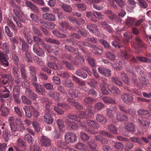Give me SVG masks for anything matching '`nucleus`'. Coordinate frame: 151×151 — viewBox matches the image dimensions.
<instances>
[{
  "mask_svg": "<svg viewBox=\"0 0 151 151\" xmlns=\"http://www.w3.org/2000/svg\"><path fill=\"white\" fill-rule=\"evenodd\" d=\"M93 113L92 111L90 109H86L85 111H81L78 115L80 118L87 119L88 118H91L93 116Z\"/></svg>",
  "mask_w": 151,
  "mask_h": 151,
  "instance_id": "obj_9",
  "label": "nucleus"
},
{
  "mask_svg": "<svg viewBox=\"0 0 151 151\" xmlns=\"http://www.w3.org/2000/svg\"><path fill=\"white\" fill-rule=\"evenodd\" d=\"M29 79L31 81L32 85L38 83L36 74L30 75Z\"/></svg>",
  "mask_w": 151,
  "mask_h": 151,
  "instance_id": "obj_62",
  "label": "nucleus"
},
{
  "mask_svg": "<svg viewBox=\"0 0 151 151\" xmlns=\"http://www.w3.org/2000/svg\"><path fill=\"white\" fill-rule=\"evenodd\" d=\"M86 124L89 127L94 129H98L99 127L98 122L94 120H88L86 122Z\"/></svg>",
  "mask_w": 151,
  "mask_h": 151,
  "instance_id": "obj_19",
  "label": "nucleus"
},
{
  "mask_svg": "<svg viewBox=\"0 0 151 151\" xmlns=\"http://www.w3.org/2000/svg\"><path fill=\"white\" fill-rule=\"evenodd\" d=\"M11 130L14 136H17L18 134L17 132L19 130V126L18 125L16 121H13L10 123Z\"/></svg>",
  "mask_w": 151,
  "mask_h": 151,
  "instance_id": "obj_6",
  "label": "nucleus"
},
{
  "mask_svg": "<svg viewBox=\"0 0 151 151\" xmlns=\"http://www.w3.org/2000/svg\"><path fill=\"white\" fill-rule=\"evenodd\" d=\"M65 123L67 124L68 127L73 129H76L78 127L77 124H76L75 122L71 121L68 119H66L65 121Z\"/></svg>",
  "mask_w": 151,
  "mask_h": 151,
  "instance_id": "obj_21",
  "label": "nucleus"
},
{
  "mask_svg": "<svg viewBox=\"0 0 151 151\" xmlns=\"http://www.w3.org/2000/svg\"><path fill=\"white\" fill-rule=\"evenodd\" d=\"M88 146L91 149L90 151H98L96 150V144L93 141L88 142L87 143Z\"/></svg>",
  "mask_w": 151,
  "mask_h": 151,
  "instance_id": "obj_39",
  "label": "nucleus"
},
{
  "mask_svg": "<svg viewBox=\"0 0 151 151\" xmlns=\"http://www.w3.org/2000/svg\"><path fill=\"white\" fill-rule=\"evenodd\" d=\"M138 121L142 126H149L150 124V120H147L146 118L142 117H139Z\"/></svg>",
  "mask_w": 151,
  "mask_h": 151,
  "instance_id": "obj_23",
  "label": "nucleus"
},
{
  "mask_svg": "<svg viewBox=\"0 0 151 151\" xmlns=\"http://www.w3.org/2000/svg\"><path fill=\"white\" fill-rule=\"evenodd\" d=\"M138 5L142 8L146 9L147 7L148 4L145 0H138Z\"/></svg>",
  "mask_w": 151,
  "mask_h": 151,
  "instance_id": "obj_47",
  "label": "nucleus"
},
{
  "mask_svg": "<svg viewBox=\"0 0 151 151\" xmlns=\"http://www.w3.org/2000/svg\"><path fill=\"white\" fill-rule=\"evenodd\" d=\"M32 32L33 34L37 35L40 37H42V33L40 32V30L35 27H32Z\"/></svg>",
  "mask_w": 151,
  "mask_h": 151,
  "instance_id": "obj_52",
  "label": "nucleus"
},
{
  "mask_svg": "<svg viewBox=\"0 0 151 151\" xmlns=\"http://www.w3.org/2000/svg\"><path fill=\"white\" fill-rule=\"evenodd\" d=\"M71 38L70 39H68L66 40V41L68 42L72 43V45L74 46L75 44L73 42H74L73 38H76L77 39H80L81 37V36L76 33H73L71 35Z\"/></svg>",
  "mask_w": 151,
  "mask_h": 151,
  "instance_id": "obj_33",
  "label": "nucleus"
},
{
  "mask_svg": "<svg viewBox=\"0 0 151 151\" xmlns=\"http://www.w3.org/2000/svg\"><path fill=\"white\" fill-rule=\"evenodd\" d=\"M34 87L37 92L42 95L45 92L44 90L42 88L41 85L38 82L32 85Z\"/></svg>",
  "mask_w": 151,
  "mask_h": 151,
  "instance_id": "obj_26",
  "label": "nucleus"
},
{
  "mask_svg": "<svg viewBox=\"0 0 151 151\" xmlns=\"http://www.w3.org/2000/svg\"><path fill=\"white\" fill-rule=\"evenodd\" d=\"M64 137L65 140L67 144L74 143L76 142L77 139V137L76 134L74 132L66 133Z\"/></svg>",
  "mask_w": 151,
  "mask_h": 151,
  "instance_id": "obj_1",
  "label": "nucleus"
},
{
  "mask_svg": "<svg viewBox=\"0 0 151 151\" xmlns=\"http://www.w3.org/2000/svg\"><path fill=\"white\" fill-rule=\"evenodd\" d=\"M25 68V66L24 65L22 64L21 65L20 69L21 76L22 78L23 79H27V77L26 73V70Z\"/></svg>",
  "mask_w": 151,
  "mask_h": 151,
  "instance_id": "obj_32",
  "label": "nucleus"
},
{
  "mask_svg": "<svg viewBox=\"0 0 151 151\" xmlns=\"http://www.w3.org/2000/svg\"><path fill=\"white\" fill-rule=\"evenodd\" d=\"M42 16L43 18L50 21H54L56 19L55 15L52 13H46Z\"/></svg>",
  "mask_w": 151,
  "mask_h": 151,
  "instance_id": "obj_18",
  "label": "nucleus"
},
{
  "mask_svg": "<svg viewBox=\"0 0 151 151\" xmlns=\"http://www.w3.org/2000/svg\"><path fill=\"white\" fill-rule=\"evenodd\" d=\"M24 139L27 141L29 144H32L33 138L30 134H27L25 135L24 137Z\"/></svg>",
  "mask_w": 151,
  "mask_h": 151,
  "instance_id": "obj_64",
  "label": "nucleus"
},
{
  "mask_svg": "<svg viewBox=\"0 0 151 151\" xmlns=\"http://www.w3.org/2000/svg\"><path fill=\"white\" fill-rule=\"evenodd\" d=\"M26 95L32 100L36 101L38 97V95L35 93L34 91L29 88H27L25 89Z\"/></svg>",
  "mask_w": 151,
  "mask_h": 151,
  "instance_id": "obj_10",
  "label": "nucleus"
},
{
  "mask_svg": "<svg viewBox=\"0 0 151 151\" xmlns=\"http://www.w3.org/2000/svg\"><path fill=\"white\" fill-rule=\"evenodd\" d=\"M34 52L39 56L42 57L45 56L44 51L40 47L39 44L35 43L33 45Z\"/></svg>",
  "mask_w": 151,
  "mask_h": 151,
  "instance_id": "obj_4",
  "label": "nucleus"
},
{
  "mask_svg": "<svg viewBox=\"0 0 151 151\" xmlns=\"http://www.w3.org/2000/svg\"><path fill=\"white\" fill-rule=\"evenodd\" d=\"M51 113H46L43 116L44 121L48 124H52L53 121V119L50 114Z\"/></svg>",
  "mask_w": 151,
  "mask_h": 151,
  "instance_id": "obj_25",
  "label": "nucleus"
},
{
  "mask_svg": "<svg viewBox=\"0 0 151 151\" xmlns=\"http://www.w3.org/2000/svg\"><path fill=\"white\" fill-rule=\"evenodd\" d=\"M111 80L113 82L119 86H122L123 85L121 81L119 80L118 77L117 76L112 77Z\"/></svg>",
  "mask_w": 151,
  "mask_h": 151,
  "instance_id": "obj_58",
  "label": "nucleus"
},
{
  "mask_svg": "<svg viewBox=\"0 0 151 151\" xmlns=\"http://www.w3.org/2000/svg\"><path fill=\"white\" fill-rule=\"evenodd\" d=\"M10 134L9 133L7 129H5L2 132V136L5 141L7 142L9 139Z\"/></svg>",
  "mask_w": 151,
  "mask_h": 151,
  "instance_id": "obj_45",
  "label": "nucleus"
},
{
  "mask_svg": "<svg viewBox=\"0 0 151 151\" xmlns=\"http://www.w3.org/2000/svg\"><path fill=\"white\" fill-rule=\"evenodd\" d=\"M80 137L84 141H87L90 139V136L84 132H81L80 134Z\"/></svg>",
  "mask_w": 151,
  "mask_h": 151,
  "instance_id": "obj_53",
  "label": "nucleus"
},
{
  "mask_svg": "<svg viewBox=\"0 0 151 151\" xmlns=\"http://www.w3.org/2000/svg\"><path fill=\"white\" fill-rule=\"evenodd\" d=\"M26 6L29 8L30 9L35 13H38L39 12V9L37 7L35 6L32 2L27 0H26L25 2Z\"/></svg>",
  "mask_w": 151,
  "mask_h": 151,
  "instance_id": "obj_17",
  "label": "nucleus"
},
{
  "mask_svg": "<svg viewBox=\"0 0 151 151\" xmlns=\"http://www.w3.org/2000/svg\"><path fill=\"white\" fill-rule=\"evenodd\" d=\"M124 50L121 49L122 52L124 56L127 59H129L131 57V55L130 54L131 50L130 48L128 47H126L124 45L123 47Z\"/></svg>",
  "mask_w": 151,
  "mask_h": 151,
  "instance_id": "obj_14",
  "label": "nucleus"
},
{
  "mask_svg": "<svg viewBox=\"0 0 151 151\" xmlns=\"http://www.w3.org/2000/svg\"><path fill=\"white\" fill-rule=\"evenodd\" d=\"M52 103L51 101L48 102L47 103L45 104V112L46 113H51V106Z\"/></svg>",
  "mask_w": 151,
  "mask_h": 151,
  "instance_id": "obj_56",
  "label": "nucleus"
},
{
  "mask_svg": "<svg viewBox=\"0 0 151 151\" xmlns=\"http://www.w3.org/2000/svg\"><path fill=\"white\" fill-rule=\"evenodd\" d=\"M56 123L60 131L64 132L65 130V127L63 120L61 119H58L56 120Z\"/></svg>",
  "mask_w": 151,
  "mask_h": 151,
  "instance_id": "obj_27",
  "label": "nucleus"
},
{
  "mask_svg": "<svg viewBox=\"0 0 151 151\" xmlns=\"http://www.w3.org/2000/svg\"><path fill=\"white\" fill-rule=\"evenodd\" d=\"M66 143V141L64 142L61 140L58 141L57 142V145L58 146L62 149H65L66 148V145H68Z\"/></svg>",
  "mask_w": 151,
  "mask_h": 151,
  "instance_id": "obj_57",
  "label": "nucleus"
},
{
  "mask_svg": "<svg viewBox=\"0 0 151 151\" xmlns=\"http://www.w3.org/2000/svg\"><path fill=\"white\" fill-rule=\"evenodd\" d=\"M124 125V128L128 132H133L135 131V126L133 123L127 122L125 123Z\"/></svg>",
  "mask_w": 151,
  "mask_h": 151,
  "instance_id": "obj_15",
  "label": "nucleus"
},
{
  "mask_svg": "<svg viewBox=\"0 0 151 151\" xmlns=\"http://www.w3.org/2000/svg\"><path fill=\"white\" fill-rule=\"evenodd\" d=\"M78 45V46L81 49L83 50V47H82L81 45L80 44H81L84 46H87L89 47L93 48L94 45H95L93 44H92L88 42H84L83 41H81L79 42H78L76 43Z\"/></svg>",
  "mask_w": 151,
  "mask_h": 151,
  "instance_id": "obj_28",
  "label": "nucleus"
},
{
  "mask_svg": "<svg viewBox=\"0 0 151 151\" xmlns=\"http://www.w3.org/2000/svg\"><path fill=\"white\" fill-rule=\"evenodd\" d=\"M93 49V53L96 55H101L104 51L103 47L98 45H95Z\"/></svg>",
  "mask_w": 151,
  "mask_h": 151,
  "instance_id": "obj_16",
  "label": "nucleus"
},
{
  "mask_svg": "<svg viewBox=\"0 0 151 151\" xmlns=\"http://www.w3.org/2000/svg\"><path fill=\"white\" fill-rule=\"evenodd\" d=\"M65 50L66 51H68L71 52H74L75 54H77L78 52V49L72 46L68 45H65Z\"/></svg>",
  "mask_w": 151,
  "mask_h": 151,
  "instance_id": "obj_31",
  "label": "nucleus"
},
{
  "mask_svg": "<svg viewBox=\"0 0 151 151\" xmlns=\"http://www.w3.org/2000/svg\"><path fill=\"white\" fill-rule=\"evenodd\" d=\"M135 20L134 19L129 17L127 20L126 24L128 26H132L134 23Z\"/></svg>",
  "mask_w": 151,
  "mask_h": 151,
  "instance_id": "obj_59",
  "label": "nucleus"
},
{
  "mask_svg": "<svg viewBox=\"0 0 151 151\" xmlns=\"http://www.w3.org/2000/svg\"><path fill=\"white\" fill-rule=\"evenodd\" d=\"M48 96L56 101H58L60 99V94L55 91L49 92L48 93Z\"/></svg>",
  "mask_w": 151,
  "mask_h": 151,
  "instance_id": "obj_22",
  "label": "nucleus"
},
{
  "mask_svg": "<svg viewBox=\"0 0 151 151\" xmlns=\"http://www.w3.org/2000/svg\"><path fill=\"white\" fill-rule=\"evenodd\" d=\"M96 118L97 121L102 124H104L107 122V120L106 118L101 114H98Z\"/></svg>",
  "mask_w": 151,
  "mask_h": 151,
  "instance_id": "obj_24",
  "label": "nucleus"
},
{
  "mask_svg": "<svg viewBox=\"0 0 151 151\" xmlns=\"http://www.w3.org/2000/svg\"><path fill=\"white\" fill-rule=\"evenodd\" d=\"M102 99L106 103L111 104H116V101L114 99L107 96L104 97Z\"/></svg>",
  "mask_w": 151,
  "mask_h": 151,
  "instance_id": "obj_44",
  "label": "nucleus"
},
{
  "mask_svg": "<svg viewBox=\"0 0 151 151\" xmlns=\"http://www.w3.org/2000/svg\"><path fill=\"white\" fill-rule=\"evenodd\" d=\"M12 7L13 8V11L15 15V16L16 17H19V16H20V13L21 12V7L17 4Z\"/></svg>",
  "mask_w": 151,
  "mask_h": 151,
  "instance_id": "obj_29",
  "label": "nucleus"
},
{
  "mask_svg": "<svg viewBox=\"0 0 151 151\" xmlns=\"http://www.w3.org/2000/svg\"><path fill=\"white\" fill-rule=\"evenodd\" d=\"M95 101V99L89 97H86L83 100V104L87 106L91 104Z\"/></svg>",
  "mask_w": 151,
  "mask_h": 151,
  "instance_id": "obj_34",
  "label": "nucleus"
},
{
  "mask_svg": "<svg viewBox=\"0 0 151 151\" xmlns=\"http://www.w3.org/2000/svg\"><path fill=\"white\" fill-rule=\"evenodd\" d=\"M48 66L52 69L56 70L58 69L57 65L55 62L52 61L49 62L47 63Z\"/></svg>",
  "mask_w": 151,
  "mask_h": 151,
  "instance_id": "obj_54",
  "label": "nucleus"
},
{
  "mask_svg": "<svg viewBox=\"0 0 151 151\" xmlns=\"http://www.w3.org/2000/svg\"><path fill=\"white\" fill-rule=\"evenodd\" d=\"M123 42H119L116 41H113L111 44L113 46L116 48H121L123 47Z\"/></svg>",
  "mask_w": 151,
  "mask_h": 151,
  "instance_id": "obj_46",
  "label": "nucleus"
},
{
  "mask_svg": "<svg viewBox=\"0 0 151 151\" xmlns=\"http://www.w3.org/2000/svg\"><path fill=\"white\" fill-rule=\"evenodd\" d=\"M76 74L77 75L83 78H86L87 77V74L83 72L80 69H78L76 70Z\"/></svg>",
  "mask_w": 151,
  "mask_h": 151,
  "instance_id": "obj_48",
  "label": "nucleus"
},
{
  "mask_svg": "<svg viewBox=\"0 0 151 151\" xmlns=\"http://www.w3.org/2000/svg\"><path fill=\"white\" fill-rule=\"evenodd\" d=\"M145 63H151V60L146 57L137 56L136 57L133 56L130 60V64L131 65L134 63H138V60Z\"/></svg>",
  "mask_w": 151,
  "mask_h": 151,
  "instance_id": "obj_2",
  "label": "nucleus"
},
{
  "mask_svg": "<svg viewBox=\"0 0 151 151\" xmlns=\"http://www.w3.org/2000/svg\"><path fill=\"white\" fill-rule=\"evenodd\" d=\"M45 40L47 42L50 43L52 44L59 45L60 42L59 41L56 40L53 38L47 37L45 38Z\"/></svg>",
  "mask_w": 151,
  "mask_h": 151,
  "instance_id": "obj_41",
  "label": "nucleus"
},
{
  "mask_svg": "<svg viewBox=\"0 0 151 151\" xmlns=\"http://www.w3.org/2000/svg\"><path fill=\"white\" fill-rule=\"evenodd\" d=\"M106 86L107 83L104 82L100 85L101 90L104 94L107 95L109 93V92L106 89Z\"/></svg>",
  "mask_w": 151,
  "mask_h": 151,
  "instance_id": "obj_30",
  "label": "nucleus"
},
{
  "mask_svg": "<svg viewBox=\"0 0 151 151\" xmlns=\"http://www.w3.org/2000/svg\"><path fill=\"white\" fill-rule=\"evenodd\" d=\"M119 109L122 111L128 114L129 107L127 106L124 105L123 104H120L119 106Z\"/></svg>",
  "mask_w": 151,
  "mask_h": 151,
  "instance_id": "obj_61",
  "label": "nucleus"
},
{
  "mask_svg": "<svg viewBox=\"0 0 151 151\" xmlns=\"http://www.w3.org/2000/svg\"><path fill=\"white\" fill-rule=\"evenodd\" d=\"M16 86H14L13 87V96H19L20 94V89L19 87Z\"/></svg>",
  "mask_w": 151,
  "mask_h": 151,
  "instance_id": "obj_50",
  "label": "nucleus"
},
{
  "mask_svg": "<svg viewBox=\"0 0 151 151\" xmlns=\"http://www.w3.org/2000/svg\"><path fill=\"white\" fill-rule=\"evenodd\" d=\"M80 93L78 90H75L74 92L72 93L69 92L67 94V100L69 102H74L75 100L74 99L78 97Z\"/></svg>",
  "mask_w": 151,
  "mask_h": 151,
  "instance_id": "obj_11",
  "label": "nucleus"
},
{
  "mask_svg": "<svg viewBox=\"0 0 151 151\" xmlns=\"http://www.w3.org/2000/svg\"><path fill=\"white\" fill-rule=\"evenodd\" d=\"M86 27L91 32L94 33L96 36H98L100 35V32L96 24H89Z\"/></svg>",
  "mask_w": 151,
  "mask_h": 151,
  "instance_id": "obj_5",
  "label": "nucleus"
},
{
  "mask_svg": "<svg viewBox=\"0 0 151 151\" xmlns=\"http://www.w3.org/2000/svg\"><path fill=\"white\" fill-rule=\"evenodd\" d=\"M21 99L23 102L25 104L30 105L32 104V101L24 96H22Z\"/></svg>",
  "mask_w": 151,
  "mask_h": 151,
  "instance_id": "obj_60",
  "label": "nucleus"
},
{
  "mask_svg": "<svg viewBox=\"0 0 151 151\" xmlns=\"http://www.w3.org/2000/svg\"><path fill=\"white\" fill-rule=\"evenodd\" d=\"M61 8L66 12H70L72 10V8L70 5H68L67 4L63 3L61 5Z\"/></svg>",
  "mask_w": 151,
  "mask_h": 151,
  "instance_id": "obj_37",
  "label": "nucleus"
},
{
  "mask_svg": "<svg viewBox=\"0 0 151 151\" xmlns=\"http://www.w3.org/2000/svg\"><path fill=\"white\" fill-rule=\"evenodd\" d=\"M108 88L110 91L114 95H118L120 93V91L116 86H113L111 89L109 86Z\"/></svg>",
  "mask_w": 151,
  "mask_h": 151,
  "instance_id": "obj_36",
  "label": "nucleus"
},
{
  "mask_svg": "<svg viewBox=\"0 0 151 151\" xmlns=\"http://www.w3.org/2000/svg\"><path fill=\"white\" fill-rule=\"evenodd\" d=\"M0 64L5 67L9 66V63L6 60L4 54L0 52Z\"/></svg>",
  "mask_w": 151,
  "mask_h": 151,
  "instance_id": "obj_20",
  "label": "nucleus"
},
{
  "mask_svg": "<svg viewBox=\"0 0 151 151\" xmlns=\"http://www.w3.org/2000/svg\"><path fill=\"white\" fill-rule=\"evenodd\" d=\"M64 84L67 87L70 89H73L74 87V84L73 82L68 80H66L64 83Z\"/></svg>",
  "mask_w": 151,
  "mask_h": 151,
  "instance_id": "obj_49",
  "label": "nucleus"
},
{
  "mask_svg": "<svg viewBox=\"0 0 151 151\" xmlns=\"http://www.w3.org/2000/svg\"><path fill=\"white\" fill-rule=\"evenodd\" d=\"M23 40L21 37H12L10 39L11 42L14 43L15 44L19 43V41L21 42Z\"/></svg>",
  "mask_w": 151,
  "mask_h": 151,
  "instance_id": "obj_42",
  "label": "nucleus"
},
{
  "mask_svg": "<svg viewBox=\"0 0 151 151\" xmlns=\"http://www.w3.org/2000/svg\"><path fill=\"white\" fill-rule=\"evenodd\" d=\"M52 33L53 35H55L58 38H64L67 36L65 34L61 33L56 30H53L52 31Z\"/></svg>",
  "mask_w": 151,
  "mask_h": 151,
  "instance_id": "obj_40",
  "label": "nucleus"
},
{
  "mask_svg": "<svg viewBox=\"0 0 151 151\" xmlns=\"http://www.w3.org/2000/svg\"><path fill=\"white\" fill-rule=\"evenodd\" d=\"M21 50L23 52H26L28 51L29 49V45L23 40L21 42Z\"/></svg>",
  "mask_w": 151,
  "mask_h": 151,
  "instance_id": "obj_38",
  "label": "nucleus"
},
{
  "mask_svg": "<svg viewBox=\"0 0 151 151\" xmlns=\"http://www.w3.org/2000/svg\"><path fill=\"white\" fill-rule=\"evenodd\" d=\"M1 114L2 116H5L9 113V110L6 107L4 106L2 107L0 109Z\"/></svg>",
  "mask_w": 151,
  "mask_h": 151,
  "instance_id": "obj_55",
  "label": "nucleus"
},
{
  "mask_svg": "<svg viewBox=\"0 0 151 151\" xmlns=\"http://www.w3.org/2000/svg\"><path fill=\"white\" fill-rule=\"evenodd\" d=\"M68 117L73 120L78 122L80 121L81 119L78 115H74L72 114H69L68 115Z\"/></svg>",
  "mask_w": 151,
  "mask_h": 151,
  "instance_id": "obj_43",
  "label": "nucleus"
},
{
  "mask_svg": "<svg viewBox=\"0 0 151 151\" xmlns=\"http://www.w3.org/2000/svg\"><path fill=\"white\" fill-rule=\"evenodd\" d=\"M51 141L50 139L48 137L42 136L40 138V143L41 145L44 147H48L51 145Z\"/></svg>",
  "mask_w": 151,
  "mask_h": 151,
  "instance_id": "obj_3",
  "label": "nucleus"
},
{
  "mask_svg": "<svg viewBox=\"0 0 151 151\" xmlns=\"http://www.w3.org/2000/svg\"><path fill=\"white\" fill-rule=\"evenodd\" d=\"M29 73L30 75L36 74V68L32 65L29 66Z\"/></svg>",
  "mask_w": 151,
  "mask_h": 151,
  "instance_id": "obj_63",
  "label": "nucleus"
},
{
  "mask_svg": "<svg viewBox=\"0 0 151 151\" xmlns=\"http://www.w3.org/2000/svg\"><path fill=\"white\" fill-rule=\"evenodd\" d=\"M59 29L64 33H68L72 28L66 22H62L59 23Z\"/></svg>",
  "mask_w": 151,
  "mask_h": 151,
  "instance_id": "obj_8",
  "label": "nucleus"
},
{
  "mask_svg": "<svg viewBox=\"0 0 151 151\" xmlns=\"http://www.w3.org/2000/svg\"><path fill=\"white\" fill-rule=\"evenodd\" d=\"M121 97L124 102L126 104L133 101V97L128 93H123L121 95Z\"/></svg>",
  "mask_w": 151,
  "mask_h": 151,
  "instance_id": "obj_12",
  "label": "nucleus"
},
{
  "mask_svg": "<svg viewBox=\"0 0 151 151\" xmlns=\"http://www.w3.org/2000/svg\"><path fill=\"white\" fill-rule=\"evenodd\" d=\"M98 69L99 73L104 76H109L111 74V71L109 69L103 67H99Z\"/></svg>",
  "mask_w": 151,
  "mask_h": 151,
  "instance_id": "obj_13",
  "label": "nucleus"
},
{
  "mask_svg": "<svg viewBox=\"0 0 151 151\" xmlns=\"http://www.w3.org/2000/svg\"><path fill=\"white\" fill-rule=\"evenodd\" d=\"M108 130L111 133L114 134H116L117 131L115 127L113 124H110L108 126Z\"/></svg>",
  "mask_w": 151,
  "mask_h": 151,
  "instance_id": "obj_51",
  "label": "nucleus"
},
{
  "mask_svg": "<svg viewBox=\"0 0 151 151\" xmlns=\"http://www.w3.org/2000/svg\"><path fill=\"white\" fill-rule=\"evenodd\" d=\"M23 109L25 111L26 116L28 118L31 117L33 114V110L34 109L33 106L32 105L24 106L23 107Z\"/></svg>",
  "mask_w": 151,
  "mask_h": 151,
  "instance_id": "obj_7",
  "label": "nucleus"
},
{
  "mask_svg": "<svg viewBox=\"0 0 151 151\" xmlns=\"http://www.w3.org/2000/svg\"><path fill=\"white\" fill-rule=\"evenodd\" d=\"M120 77L126 84H128L129 83L130 80L124 72L120 74Z\"/></svg>",
  "mask_w": 151,
  "mask_h": 151,
  "instance_id": "obj_35",
  "label": "nucleus"
}]
</instances>
